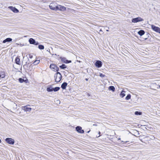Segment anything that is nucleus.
<instances>
[{
    "mask_svg": "<svg viewBox=\"0 0 160 160\" xmlns=\"http://www.w3.org/2000/svg\"><path fill=\"white\" fill-rule=\"evenodd\" d=\"M54 77L55 81L57 82H59L62 78V76L59 72H57L55 74Z\"/></svg>",
    "mask_w": 160,
    "mask_h": 160,
    "instance_id": "1",
    "label": "nucleus"
},
{
    "mask_svg": "<svg viewBox=\"0 0 160 160\" xmlns=\"http://www.w3.org/2000/svg\"><path fill=\"white\" fill-rule=\"evenodd\" d=\"M5 140L7 143L11 145L14 144L15 142L14 140L10 138H7Z\"/></svg>",
    "mask_w": 160,
    "mask_h": 160,
    "instance_id": "2",
    "label": "nucleus"
},
{
    "mask_svg": "<svg viewBox=\"0 0 160 160\" xmlns=\"http://www.w3.org/2000/svg\"><path fill=\"white\" fill-rule=\"evenodd\" d=\"M143 20V19H142L141 18L138 17L133 18L132 20V22L137 23L138 22L142 21Z\"/></svg>",
    "mask_w": 160,
    "mask_h": 160,
    "instance_id": "3",
    "label": "nucleus"
},
{
    "mask_svg": "<svg viewBox=\"0 0 160 160\" xmlns=\"http://www.w3.org/2000/svg\"><path fill=\"white\" fill-rule=\"evenodd\" d=\"M151 28L156 32L160 33V28L154 25H151Z\"/></svg>",
    "mask_w": 160,
    "mask_h": 160,
    "instance_id": "4",
    "label": "nucleus"
},
{
    "mask_svg": "<svg viewBox=\"0 0 160 160\" xmlns=\"http://www.w3.org/2000/svg\"><path fill=\"white\" fill-rule=\"evenodd\" d=\"M56 11L59 10L60 11H63L66 10V8L65 7L60 5H58L56 6Z\"/></svg>",
    "mask_w": 160,
    "mask_h": 160,
    "instance_id": "5",
    "label": "nucleus"
},
{
    "mask_svg": "<svg viewBox=\"0 0 160 160\" xmlns=\"http://www.w3.org/2000/svg\"><path fill=\"white\" fill-rule=\"evenodd\" d=\"M29 42L30 44L37 45L39 44L38 42H36L35 40L32 38H30L29 40Z\"/></svg>",
    "mask_w": 160,
    "mask_h": 160,
    "instance_id": "6",
    "label": "nucleus"
},
{
    "mask_svg": "<svg viewBox=\"0 0 160 160\" xmlns=\"http://www.w3.org/2000/svg\"><path fill=\"white\" fill-rule=\"evenodd\" d=\"M60 58L61 59V61L64 63H69L72 62L71 60H68L65 58L61 57Z\"/></svg>",
    "mask_w": 160,
    "mask_h": 160,
    "instance_id": "7",
    "label": "nucleus"
},
{
    "mask_svg": "<svg viewBox=\"0 0 160 160\" xmlns=\"http://www.w3.org/2000/svg\"><path fill=\"white\" fill-rule=\"evenodd\" d=\"M95 66L97 68H101L102 65V62L99 60H97L95 63Z\"/></svg>",
    "mask_w": 160,
    "mask_h": 160,
    "instance_id": "8",
    "label": "nucleus"
},
{
    "mask_svg": "<svg viewBox=\"0 0 160 160\" xmlns=\"http://www.w3.org/2000/svg\"><path fill=\"white\" fill-rule=\"evenodd\" d=\"M76 131L78 132L81 133H83L84 132V130L82 129V128L80 126H78L76 127Z\"/></svg>",
    "mask_w": 160,
    "mask_h": 160,
    "instance_id": "9",
    "label": "nucleus"
},
{
    "mask_svg": "<svg viewBox=\"0 0 160 160\" xmlns=\"http://www.w3.org/2000/svg\"><path fill=\"white\" fill-rule=\"evenodd\" d=\"M5 77V72L2 68H0V82H1V78Z\"/></svg>",
    "mask_w": 160,
    "mask_h": 160,
    "instance_id": "10",
    "label": "nucleus"
},
{
    "mask_svg": "<svg viewBox=\"0 0 160 160\" xmlns=\"http://www.w3.org/2000/svg\"><path fill=\"white\" fill-rule=\"evenodd\" d=\"M8 8L14 12L18 13L19 12L18 10L15 7H14L12 6H9L8 7Z\"/></svg>",
    "mask_w": 160,
    "mask_h": 160,
    "instance_id": "11",
    "label": "nucleus"
},
{
    "mask_svg": "<svg viewBox=\"0 0 160 160\" xmlns=\"http://www.w3.org/2000/svg\"><path fill=\"white\" fill-rule=\"evenodd\" d=\"M23 110L26 112H30L32 110V108L28 107V105L23 107Z\"/></svg>",
    "mask_w": 160,
    "mask_h": 160,
    "instance_id": "12",
    "label": "nucleus"
},
{
    "mask_svg": "<svg viewBox=\"0 0 160 160\" xmlns=\"http://www.w3.org/2000/svg\"><path fill=\"white\" fill-rule=\"evenodd\" d=\"M68 85V83L66 82H63L61 85V88L63 89H65L66 88V87Z\"/></svg>",
    "mask_w": 160,
    "mask_h": 160,
    "instance_id": "13",
    "label": "nucleus"
},
{
    "mask_svg": "<svg viewBox=\"0 0 160 160\" xmlns=\"http://www.w3.org/2000/svg\"><path fill=\"white\" fill-rule=\"evenodd\" d=\"M12 39L11 38H7L3 41L2 42L3 43H5L7 42H10L12 41Z\"/></svg>",
    "mask_w": 160,
    "mask_h": 160,
    "instance_id": "14",
    "label": "nucleus"
},
{
    "mask_svg": "<svg viewBox=\"0 0 160 160\" xmlns=\"http://www.w3.org/2000/svg\"><path fill=\"white\" fill-rule=\"evenodd\" d=\"M15 63L16 64H17L18 65H20V58L18 57H17L15 59Z\"/></svg>",
    "mask_w": 160,
    "mask_h": 160,
    "instance_id": "15",
    "label": "nucleus"
},
{
    "mask_svg": "<svg viewBox=\"0 0 160 160\" xmlns=\"http://www.w3.org/2000/svg\"><path fill=\"white\" fill-rule=\"evenodd\" d=\"M125 91L123 90H122L120 94V96L122 98L125 95Z\"/></svg>",
    "mask_w": 160,
    "mask_h": 160,
    "instance_id": "16",
    "label": "nucleus"
},
{
    "mask_svg": "<svg viewBox=\"0 0 160 160\" xmlns=\"http://www.w3.org/2000/svg\"><path fill=\"white\" fill-rule=\"evenodd\" d=\"M138 33L139 35L142 36L144 34L145 32L143 30H140L138 32Z\"/></svg>",
    "mask_w": 160,
    "mask_h": 160,
    "instance_id": "17",
    "label": "nucleus"
},
{
    "mask_svg": "<svg viewBox=\"0 0 160 160\" xmlns=\"http://www.w3.org/2000/svg\"><path fill=\"white\" fill-rule=\"evenodd\" d=\"M53 88L51 86L47 88V90L48 92H51L53 91Z\"/></svg>",
    "mask_w": 160,
    "mask_h": 160,
    "instance_id": "18",
    "label": "nucleus"
},
{
    "mask_svg": "<svg viewBox=\"0 0 160 160\" xmlns=\"http://www.w3.org/2000/svg\"><path fill=\"white\" fill-rule=\"evenodd\" d=\"M108 89L109 90L112 91V92H114L115 91V88L112 86H110L109 87Z\"/></svg>",
    "mask_w": 160,
    "mask_h": 160,
    "instance_id": "19",
    "label": "nucleus"
},
{
    "mask_svg": "<svg viewBox=\"0 0 160 160\" xmlns=\"http://www.w3.org/2000/svg\"><path fill=\"white\" fill-rule=\"evenodd\" d=\"M59 67L61 69H64L67 68V67L65 64H62L59 66Z\"/></svg>",
    "mask_w": 160,
    "mask_h": 160,
    "instance_id": "20",
    "label": "nucleus"
},
{
    "mask_svg": "<svg viewBox=\"0 0 160 160\" xmlns=\"http://www.w3.org/2000/svg\"><path fill=\"white\" fill-rule=\"evenodd\" d=\"M18 81L22 83L25 81H27V79L24 80L22 78H20L18 79Z\"/></svg>",
    "mask_w": 160,
    "mask_h": 160,
    "instance_id": "21",
    "label": "nucleus"
},
{
    "mask_svg": "<svg viewBox=\"0 0 160 160\" xmlns=\"http://www.w3.org/2000/svg\"><path fill=\"white\" fill-rule=\"evenodd\" d=\"M56 65L55 64H50V68L51 69H55Z\"/></svg>",
    "mask_w": 160,
    "mask_h": 160,
    "instance_id": "22",
    "label": "nucleus"
},
{
    "mask_svg": "<svg viewBox=\"0 0 160 160\" xmlns=\"http://www.w3.org/2000/svg\"><path fill=\"white\" fill-rule=\"evenodd\" d=\"M49 8L50 9L56 11V7H54L52 5H49Z\"/></svg>",
    "mask_w": 160,
    "mask_h": 160,
    "instance_id": "23",
    "label": "nucleus"
},
{
    "mask_svg": "<svg viewBox=\"0 0 160 160\" xmlns=\"http://www.w3.org/2000/svg\"><path fill=\"white\" fill-rule=\"evenodd\" d=\"M38 48L40 50H42L44 49V46L42 45H39L38 47Z\"/></svg>",
    "mask_w": 160,
    "mask_h": 160,
    "instance_id": "24",
    "label": "nucleus"
},
{
    "mask_svg": "<svg viewBox=\"0 0 160 160\" xmlns=\"http://www.w3.org/2000/svg\"><path fill=\"white\" fill-rule=\"evenodd\" d=\"M60 89V87H56L55 88H53V91L54 92H57Z\"/></svg>",
    "mask_w": 160,
    "mask_h": 160,
    "instance_id": "25",
    "label": "nucleus"
},
{
    "mask_svg": "<svg viewBox=\"0 0 160 160\" xmlns=\"http://www.w3.org/2000/svg\"><path fill=\"white\" fill-rule=\"evenodd\" d=\"M131 95L130 94H128L125 98V99L126 100H128L130 99Z\"/></svg>",
    "mask_w": 160,
    "mask_h": 160,
    "instance_id": "26",
    "label": "nucleus"
},
{
    "mask_svg": "<svg viewBox=\"0 0 160 160\" xmlns=\"http://www.w3.org/2000/svg\"><path fill=\"white\" fill-rule=\"evenodd\" d=\"M134 113L136 115H141L142 114V112L139 111H136Z\"/></svg>",
    "mask_w": 160,
    "mask_h": 160,
    "instance_id": "27",
    "label": "nucleus"
},
{
    "mask_svg": "<svg viewBox=\"0 0 160 160\" xmlns=\"http://www.w3.org/2000/svg\"><path fill=\"white\" fill-rule=\"evenodd\" d=\"M39 62V60H36L33 62V64H34L35 65H37L38 64Z\"/></svg>",
    "mask_w": 160,
    "mask_h": 160,
    "instance_id": "28",
    "label": "nucleus"
},
{
    "mask_svg": "<svg viewBox=\"0 0 160 160\" xmlns=\"http://www.w3.org/2000/svg\"><path fill=\"white\" fill-rule=\"evenodd\" d=\"M99 76L101 78H103L105 76V75L102 73H100L99 74Z\"/></svg>",
    "mask_w": 160,
    "mask_h": 160,
    "instance_id": "29",
    "label": "nucleus"
},
{
    "mask_svg": "<svg viewBox=\"0 0 160 160\" xmlns=\"http://www.w3.org/2000/svg\"><path fill=\"white\" fill-rule=\"evenodd\" d=\"M55 69L56 70V71L57 72H58V71H59V68L57 67V66H56V67H55V69Z\"/></svg>",
    "mask_w": 160,
    "mask_h": 160,
    "instance_id": "30",
    "label": "nucleus"
},
{
    "mask_svg": "<svg viewBox=\"0 0 160 160\" xmlns=\"http://www.w3.org/2000/svg\"><path fill=\"white\" fill-rule=\"evenodd\" d=\"M29 58H33V56L32 55H31V54H29Z\"/></svg>",
    "mask_w": 160,
    "mask_h": 160,
    "instance_id": "31",
    "label": "nucleus"
},
{
    "mask_svg": "<svg viewBox=\"0 0 160 160\" xmlns=\"http://www.w3.org/2000/svg\"><path fill=\"white\" fill-rule=\"evenodd\" d=\"M127 142H128V141H121V142H122V143H126Z\"/></svg>",
    "mask_w": 160,
    "mask_h": 160,
    "instance_id": "32",
    "label": "nucleus"
},
{
    "mask_svg": "<svg viewBox=\"0 0 160 160\" xmlns=\"http://www.w3.org/2000/svg\"><path fill=\"white\" fill-rule=\"evenodd\" d=\"M106 28H108V29H106V31L107 32H108L109 31L108 29H109V28L108 27H106Z\"/></svg>",
    "mask_w": 160,
    "mask_h": 160,
    "instance_id": "33",
    "label": "nucleus"
},
{
    "mask_svg": "<svg viewBox=\"0 0 160 160\" xmlns=\"http://www.w3.org/2000/svg\"><path fill=\"white\" fill-rule=\"evenodd\" d=\"M100 132H98V134H99V135L98 136H97V137H99L100 136Z\"/></svg>",
    "mask_w": 160,
    "mask_h": 160,
    "instance_id": "34",
    "label": "nucleus"
},
{
    "mask_svg": "<svg viewBox=\"0 0 160 160\" xmlns=\"http://www.w3.org/2000/svg\"><path fill=\"white\" fill-rule=\"evenodd\" d=\"M28 82V80L27 79V81H25L24 82H25L26 83H27V82Z\"/></svg>",
    "mask_w": 160,
    "mask_h": 160,
    "instance_id": "35",
    "label": "nucleus"
},
{
    "mask_svg": "<svg viewBox=\"0 0 160 160\" xmlns=\"http://www.w3.org/2000/svg\"><path fill=\"white\" fill-rule=\"evenodd\" d=\"M88 78H86L85 79V80L86 81H88Z\"/></svg>",
    "mask_w": 160,
    "mask_h": 160,
    "instance_id": "36",
    "label": "nucleus"
},
{
    "mask_svg": "<svg viewBox=\"0 0 160 160\" xmlns=\"http://www.w3.org/2000/svg\"><path fill=\"white\" fill-rule=\"evenodd\" d=\"M93 126H97V125L95 124H93Z\"/></svg>",
    "mask_w": 160,
    "mask_h": 160,
    "instance_id": "37",
    "label": "nucleus"
},
{
    "mask_svg": "<svg viewBox=\"0 0 160 160\" xmlns=\"http://www.w3.org/2000/svg\"><path fill=\"white\" fill-rule=\"evenodd\" d=\"M118 140H121V138H119L118 139Z\"/></svg>",
    "mask_w": 160,
    "mask_h": 160,
    "instance_id": "38",
    "label": "nucleus"
},
{
    "mask_svg": "<svg viewBox=\"0 0 160 160\" xmlns=\"http://www.w3.org/2000/svg\"><path fill=\"white\" fill-rule=\"evenodd\" d=\"M100 32H102L101 29L100 30Z\"/></svg>",
    "mask_w": 160,
    "mask_h": 160,
    "instance_id": "39",
    "label": "nucleus"
},
{
    "mask_svg": "<svg viewBox=\"0 0 160 160\" xmlns=\"http://www.w3.org/2000/svg\"><path fill=\"white\" fill-rule=\"evenodd\" d=\"M1 139H0V143H1Z\"/></svg>",
    "mask_w": 160,
    "mask_h": 160,
    "instance_id": "40",
    "label": "nucleus"
},
{
    "mask_svg": "<svg viewBox=\"0 0 160 160\" xmlns=\"http://www.w3.org/2000/svg\"><path fill=\"white\" fill-rule=\"evenodd\" d=\"M90 132V131H88L87 132V133H88Z\"/></svg>",
    "mask_w": 160,
    "mask_h": 160,
    "instance_id": "41",
    "label": "nucleus"
},
{
    "mask_svg": "<svg viewBox=\"0 0 160 160\" xmlns=\"http://www.w3.org/2000/svg\"><path fill=\"white\" fill-rule=\"evenodd\" d=\"M159 88H160V85H159Z\"/></svg>",
    "mask_w": 160,
    "mask_h": 160,
    "instance_id": "42",
    "label": "nucleus"
}]
</instances>
